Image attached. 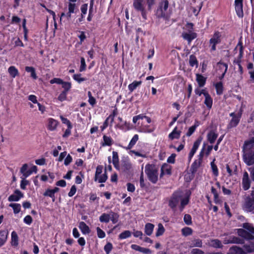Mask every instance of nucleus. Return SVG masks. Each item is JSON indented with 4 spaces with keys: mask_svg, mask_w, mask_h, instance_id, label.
<instances>
[{
    "mask_svg": "<svg viewBox=\"0 0 254 254\" xmlns=\"http://www.w3.org/2000/svg\"><path fill=\"white\" fill-rule=\"evenodd\" d=\"M230 116L232 118L228 125L229 128L234 127L237 126L240 121L241 114H236L235 113H232L230 114Z\"/></svg>",
    "mask_w": 254,
    "mask_h": 254,
    "instance_id": "obj_10",
    "label": "nucleus"
},
{
    "mask_svg": "<svg viewBox=\"0 0 254 254\" xmlns=\"http://www.w3.org/2000/svg\"><path fill=\"white\" fill-rule=\"evenodd\" d=\"M172 167L168 164H164L161 167V173L160 174L161 177L165 175L171 174Z\"/></svg>",
    "mask_w": 254,
    "mask_h": 254,
    "instance_id": "obj_19",
    "label": "nucleus"
},
{
    "mask_svg": "<svg viewBox=\"0 0 254 254\" xmlns=\"http://www.w3.org/2000/svg\"><path fill=\"white\" fill-rule=\"evenodd\" d=\"M190 247H199L201 248L202 246V242L201 240L199 239H194L189 242Z\"/></svg>",
    "mask_w": 254,
    "mask_h": 254,
    "instance_id": "obj_26",
    "label": "nucleus"
},
{
    "mask_svg": "<svg viewBox=\"0 0 254 254\" xmlns=\"http://www.w3.org/2000/svg\"><path fill=\"white\" fill-rule=\"evenodd\" d=\"M113 249V245L111 243H108L104 248V251L107 254H109Z\"/></svg>",
    "mask_w": 254,
    "mask_h": 254,
    "instance_id": "obj_60",
    "label": "nucleus"
},
{
    "mask_svg": "<svg viewBox=\"0 0 254 254\" xmlns=\"http://www.w3.org/2000/svg\"><path fill=\"white\" fill-rule=\"evenodd\" d=\"M165 230L163 225L161 223H159L158 224V228L156 230V236L159 237L162 236L165 232Z\"/></svg>",
    "mask_w": 254,
    "mask_h": 254,
    "instance_id": "obj_40",
    "label": "nucleus"
},
{
    "mask_svg": "<svg viewBox=\"0 0 254 254\" xmlns=\"http://www.w3.org/2000/svg\"><path fill=\"white\" fill-rule=\"evenodd\" d=\"M72 13L67 12V13L63 12L60 17V21L64 23H67L71 18V14Z\"/></svg>",
    "mask_w": 254,
    "mask_h": 254,
    "instance_id": "obj_33",
    "label": "nucleus"
},
{
    "mask_svg": "<svg viewBox=\"0 0 254 254\" xmlns=\"http://www.w3.org/2000/svg\"><path fill=\"white\" fill-rule=\"evenodd\" d=\"M131 235V233L128 230H126L121 233L119 236V239L120 240L125 239L129 238Z\"/></svg>",
    "mask_w": 254,
    "mask_h": 254,
    "instance_id": "obj_42",
    "label": "nucleus"
},
{
    "mask_svg": "<svg viewBox=\"0 0 254 254\" xmlns=\"http://www.w3.org/2000/svg\"><path fill=\"white\" fill-rule=\"evenodd\" d=\"M9 206L13 208L14 214L18 213L21 210V205L19 203H10Z\"/></svg>",
    "mask_w": 254,
    "mask_h": 254,
    "instance_id": "obj_46",
    "label": "nucleus"
},
{
    "mask_svg": "<svg viewBox=\"0 0 254 254\" xmlns=\"http://www.w3.org/2000/svg\"><path fill=\"white\" fill-rule=\"evenodd\" d=\"M76 4L74 2H69L68 5V12L71 13L75 12Z\"/></svg>",
    "mask_w": 254,
    "mask_h": 254,
    "instance_id": "obj_55",
    "label": "nucleus"
},
{
    "mask_svg": "<svg viewBox=\"0 0 254 254\" xmlns=\"http://www.w3.org/2000/svg\"><path fill=\"white\" fill-rule=\"evenodd\" d=\"M197 126V125H194L190 127L186 133V135L188 136H190L195 131Z\"/></svg>",
    "mask_w": 254,
    "mask_h": 254,
    "instance_id": "obj_63",
    "label": "nucleus"
},
{
    "mask_svg": "<svg viewBox=\"0 0 254 254\" xmlns=\"http://www.w3.org/2000/svg\"><path fill=\"white\" fill-rule=\"evenodd\" d=\"M59 188L57 187H55L53 189H47L46 190L43 195L45 196H49L52 198L53 201H55V193L58 192L59 191Z\"/></svg>",
    "mask_w": 254,
    "mask_h": 254,
    "instance_id": "obj_17",
    "label": "nucleus"
},
{
    "mask_svg": "<svg viewBox=\"0 0 254 254\" xmlns=\"http://www.w3.org/2000/svg\"><path fill=\"white\" fill-rule=\"evenodd\" d=\"M11 244L16 247L18 245V237L15 231H12L11 234Z\"/></svg>",
    "mask_w": 254,
    "mask_h": 254,
    "instance_id": "obj_31",
    "label": "nucleus"
},
{
    "mask_svg": "<svg viewBox=\"0 0 254 254\" xmlns=\"http://www.w3.org/2000/svg\"><path fill=\"white\" fill-rule=\"evenodd\" d=\"M244 251L247 253H252L254 251V244L251 243L250 245H246L244 246Z\"/></svg>",
    "mask_w": 254,
    "mask_h": 254,
    "instance_id": "obj_53",
    "label": "nucleus"
},
{
    "mask_svg": "<svg viewBox=\"0 0 254 254\" xmlns=\"http://www.w3.org/2000/svg\"><path fill=\"white\" fill-rule=\"evenodd\" d=\"M171 14V10L169 7V2L167 0H162L159 2L156 11V15L158 17L168 19Z\"/></svg>",
    "mask_w": 254,
    "mask_h": 254,
    "instance_id": "obj_3",
    "label": "nucleus"
},
{
    "mask_svg": "<svg viewBox=\"0 0 254 254\" xmlns=\"http://www.w3.org/2000/svg\"><path fill=\"white\" fill-rule=\"evenodd\" d=\"M215 87L216 90L217 94L218 95H220L223 92V84L221 82H217L215 84Z\"/></svg>",
    "mask_w": 254,
    "mask_h": 254,
    "instance_id": "obj_52",
    "label": "nucleus"
},
{
    "mask_svg": "<svg viewBox=\"0 0 254 254\" xmlns=\"http://www.w3.org/2000/svg\"><path fill=\"white\" fill-rule=\"evenodd\" d=\"M193 25L191 23H188L184 28V31L183 33H187L188 34L195 33L193 32Z\"/></svg>",
    "mask_w": 254,
    "mask_h": 254,
    "instance_id": "obj_37",
    "label": "nucleus"
},
{
    "mask_svg": "<svg viewBox=\"0 0 254 254\" xmlns=\"http://www.w3.org/2000/svg\"><path fill=\"white\" fill-rule=\"evenodd\" d=\"M114 141L110 137L106 135L103 136V140L101 142V145L103 147L108 146H110L113 144Z\"/></svg>",
    "mask_w": 254,
    "mask_h": 254,
    "instance_id": "obj_18",
    "label": "nucleus"
},
{
    "mask_svg": "<svg viewBox=\"0 0 254 254\" xmlns=\"http://www.w3.org/2000/svg\"><path fill=\"white\" fill-rule=\"evenodd\" d=\"M143 119H145L146 122L148 124H150L151 122V119L150 118L144 116L143 114H140L137 116H134L132 118V122L134 124H136L138 121H139L140 120H142Z\"/></svg>",
    "mask_w": 254,
    "mask_h": 254,
    "instance_id": "obj_23",
    "label": "nucleus"
},
{
    "mask_svg": "<svg viewBox=\"0 0 254 254\" xmlns=\"http://www.w3.org/2000/svg\"><path fill=\"white\" fill-rule=\"evenodd\" d=\"M107 178L108 177L105 172L104 174H101L100 175L98 176V177L95 178V180L96 181H98L100 183H102L105 182Z\"/></svg>",
    "mask_w": 254,
    "mask_h": 254,
    "instance_id": "obj_48",
    "label": "nucleus"
},
{
    "mask_svg": "<svg viewBox=\"0 0 254 254\" xmlns=\"http://www.w3.org/2000/svg\"><path fill=\"white\" fill-rule=\"evenodd\" d=\"M215 161V159H214L213 161L211 162L210 165L213 174L215 176L217 177L218 175V170L217 166L214 163Z\"/></svg>",
    "mask_w": 254,
    "mask_h": 254,
    "instance_id": "obj_49",
    "label": "nucleus"
},
{
    "mask_svg": "<svg viewBox=\"0 0 254 254\" xmlns=\"http://www.w3.org/2000/svg\"><path fill=\"white\" fill-rule=\"evenodd\" d=\"M154 225L153 224L147 223L145 225L144 232L147 236H150L153 233Z\"/></svg>",
    "mask_w": 254,
    "mask_h": 254,
    "instance_id": "obj_27",
    "label": "nucleus"
},
{
    "mask_svg": "<svg viewBox=\"0 0 254 254\" xmlns=\"http://www.w3.org/2000/svg\"><path fill=\"white\" fill-rule=\"evenodd\" d=\"M156 3V0H133L134 9L140 13L145 21L147 19V12L150 11Z\"/></svg>",
    "mask_w": 254,
    "mask_h": 254,
    "instance_id": "obj_1",
    "label": "nucleus"
},
{
    "mask_svg": "<svg viewBox=\"0 0 254 254\" xmlns=\"http://www.w3.org/2000/svg\"><path fill=\"white\" fill-rule=\"evenodd\" d=\"M182 235L184 236L191 235L192 233V230L190 227H185L182 229Z\"/></svg>",
    "mask_w": 254,
    "mask_h": 254,
    "instance_id": "obj_51",
    "label": "nucleus"
},
{
    "mask_svg": "<svg viewBox=\"0 0 254 254\" xmlns=\"http://www.w3.org/2000/svg\"><path fill=\"white\" fill-rule=\"evenodd\" d=\"M225 244H233V243H240V240L237 237H231L229 239L225 238L224 240Z\"/></svg>",
    "mask_w": 254,
    "mask_h": 254,
    "instance_id": "obj_38",
    "label": "nucleus"
},
{
    "mask_svg": "<svg viewBox=\"0 0 254 254\" xmlns=\"http://www.w3.org/2000/svg\"><path fill=\"white\" fill-rule=\"evenodd\" d=\"M205 144L203 145V148L200 153V157L202 156V151L204 148ZM201 163V159L200 158L199 159L195 160L191 165V169L193 172H196L197 168L200 166Z\"/></svg>",
    "mask_w": 254,
    "mask_h": 254,
    "instance_id": "obj_22",
    "label": "nucleus"
},
{
    "mask_svg": "<svg viewBox=\"0 0 254 254\" xmlns=\"http://www.w3.org/2000/svg\"><path fill=\"white\" fill-rule=\"evenodd\" d=\"M25 70L28 72H30L31 73V76L36 79L37 78V76L36 75L35 70L34 67L32 66H26L25 67Z\"/></svg>",
    "mask_w": 254,
    "mask_h": 254,
    "instance_id": "obj_47",
    "label": "nucleus"
},
{
    "mask_svg": "<svg viewBox=\"0 0 254 254\" xmlns=\"http://www.w3.org/2000/svg\"><path fill=\"white\" fill-rule=\"evenodd\" d=\"M200 141L197 140L195 141L193 144V146L190 151L189 154V161L191 160L192 157L193 156L194 154L195 153L196 150H197L199 144H200Z\"/></svg>",
    "mask_w": 254,
    "mask_h": 254,
    "instance_id": "obj_21",
    "label": "nucleus"
},
{
    "mask_svg": "<svg viewBox=\"0 0 254 254\" xmlns=\"http://www.w3.org/2000/svg\"><path fill=\"white\" fill-rule=\"evenodd\" d=\"M189 63H190V65L191 66H194L195 65H197V62L196 58L194 56H193V55L190 56V59H189Z\"/></svg>",
    "mask_w": 254,
    "mask_h": 254,
    "instance_id": "obj_56",
    "label": "nucleus"
},
{
    "mask_svg": "<svg viewBox=\"0 0 254 254\" xmlns=\"http://www.w3.org/2000/svg\"><path fill=\"white\" fill-rule=\"evenodd\" d=\"M80 66L79 67V71L80 72H82L86 69V64L85 63V61L84 58L81 57L80 59Z\"/></svg>",
    "mask_w": 254,
    "mask_h": 254,
    "instance_id": "obj_58",
    "label": "nucleus"
},
{
    "mask_svg": "<svg viewBox=\"0 0 254 254\" xmlns=\"http://www.w3.org/2000/svg\"><path fill=\"white\" fill-rule=\"evenodd\" d=\"M142 83L141 81H134L132 83L128 85V89L131 92H133L137 87H139Z\"/></svg>",
    "mask_w": 254,
    "mask_h": 254,
    "instance_id": "obj_34",
    "label": "nucleus"
},
{
    "mask_svg": "<svg viewBox=\"0 0 254 254\" xmlns=\"http://www.w3.org/2000/svg\"><path fill=\"white\" fill-rule=\"evenodd\" d=\"M181 132V129H179L176 127L174 128L173 131L169 133L168 138L171 140H173L175 139H179L180 137Z\"/></svg>",
    "mask_w": 254,
    "mask_h": 254,
    "instance_id": "obj_16",
    "label": "nucleus"
},
{
    "mask_svg": "<svg viewBox=\"0 0 254 254\" xmlns=\"http://www.w3.org/2000/svg\"><path fill=\"white\" fill-rule=\"evenodd\" d=\"M23 193L18 190H16L14 193L11 194L8 198V200L11 201H18L20 198L23 197Z\"/></svg>",
    "mask_w": 254,
    "mask_h": 254,
    "instance_id": "obj_11",
    "label": "nucleus"
},
{
    "mask_svg": "<svg viewBox=\"0 0 254 254\" xmlns=\"http://www.w3.org/2000/svg\"><path fill=\"white\" fill-rule=\"evenodd\" d=\"M221 34L220 32H215L209 40V47L211 52L216 50V45L221 42Z\"/></svg>",
    "mask_w": 254,
    "mask_h": 254,
    "instance_id": "obj_6",
    "label": "nucleus"
},
{
    "mask_svg": "<svg viewBox=\"0 0 254 254\" xmlns=\"http://www.w3.org/2000/svg\"><path fill=\"white\" fill-rule=\"evenodd\" d=\"M251 186V181L250 180L249 174L247 172L243 174L242 178V186L244 190H248Z\"/></svg>",
    "mask_w": 254,
    "mask_h": 254,
    "instance_id": "obj_14",
    "label": "nucleus"
},
{
    "mask_svg": "<svg viewBox=\"0 0 254 254\" xmlns=\"http://www.w3.org/2000/svg\"><path fill=\"white\" fill-rule=\"evenodd\" d=\"M8 72L12 77H15L18 74V69L14 66H11L8 68Z\"/></svg>",
    "mask_w": 254,
    "mask_h": 254,
    "instance_id": "obj_39",
    "label": "nucleus"
},
{
    "mask_svg": "<svg viewBox=\"0 0 254 254\" xmlns=\"http://www.w3.org/2000/svg\"><path fill=\"white\" fill-rule=\"evenodd\" d=\"M243 208L247 211H251L254 209V199L251 197H247L243 205Z\"/></svg>",
    "mask_w": 254,
    "mask_h": 254,
    "instance_id": "obj_9",
    "label": "nucleus"
},
{
    "mask_svg": "<svg viewBox=\"0 0 254 254\" xmlns=\"http://www.w3.org/2000/svg\"><path fill=\"white\" fill-rule=\"evenodd\" d=\"M137 129L138 132L142 133H151L154 131L155 127L151 125H145L143 122L141 123L139 121L137 123Z\"/></svg>",
    "mask_w": 254,
    "mask_h": 254,
    "instance_id": "obj_8",
    "label": "nucleus"
},
{
    "mask_svg": "<svg viewBox=\"0 0 254 254\" xmlns=\"http://www.w3.org/2000/svg\"><path fill=\"white\" fill-rule=\"evenodd\" d=\"M196 80L198 84V86L200 87L204 86L206 78L201 74H196Z\"/></svg>",
    "mask_w": 254,
    "mask_h": 254,
    "instance_id": "obj_30",
    "label": "nucleus"
},
{
    "mask_svg": "<svg viewBox=\"0 0 254 254\" xmlns=\"http://www.w3.org/2000/svg\"><path fill=\"white\" fill-rule=\"evenodd\" d=\"M66 95L67 93L66 91H63L59 96L58 99L61 102L64 101L66 100Z\"/></svg>",
    "mask_w": 254,
    "mask_h": 254,
    "instance_id": "obj_64",
    "label": "nucleus"
},
{
    "mask_svg": "<svg viewBox=\"0 0 254 254\" xmlns=\"http://www.w3.org/2000/svg\"><path fill=\"white\" fill-rule=\"evenodd\" d=\"M243 228L246 229H237L238 234L248 240H252L254 238L253 235H254V227L249 223L243 224Z\"/></svg>",
    "mask_w": 254,
    "mask_h": 254,
    "instance_id": "obj_5",
    "label": "nucleus"
},
{
    "mask_svg": "<svg viewBox=\"0 0 254 254\" xmlns=\"http://www.w3.org/2000/svg\"><path fill=\"white\" fill-rule=\"evenodd\" d=\"M73 78L78 83H81L86 80L85 78L82 77L81 74H75L73 75Z\"/></svg>",
    "mask_w": 254,
    "mask_h": 254,
    "instance_id": "obj_54",
    "label": "nucleus"
},
{
    "mask_svg": "<svg viewBox=\"0 0 254 254\" xmlns=\"http://www.w3.org/2000/svg\"><path fill=\"white\" fill-rule=\"evenodd\" d=\"M138 140V135L137 134L134 135L127 148L128 149H131L135 144Z\"/></svg>",
    "mask_w": 254,
    "mask_h": 254,
    "instance_id": "obj_43",
    "label": "nucleus"
},
{
    "mask_svg": "<svg viewBox=\"0 0 254 254\" xmlns=\"http://www.w3.org/2000/svg\"><path fill=\"white\" fill-rule=\"evenodd\" d=\"M182 197V192L180 191H176L174 192L169 200V206L172 208H175L178 205L179 202Z\"/></svg>",
    "mask_w": 254,
    "mask_h": 254,
    "instance_id": "obj_7",
    "label": "nucleus"
},
{
    "mask_svg": "<svg viewBox=\"0 0 254 254\" xmlns=\"http://www.w3.org/2000/svg\"><path fill=\"white\" fill-rule=\"evenodd\" d=\"M96 230H97V236L99 238L102 239L105 237V236H106L105 233L102 229H101L99 227H97Z\"/></svg>",
    "mask_w": 254,
    "mask_h": 254,
    "instance_id": "obj_62",
    "label": "nucleus"
},
{
    "mask_svg": "<svg viewBox=\"0 0 254 254\" xmlns=\"http://www.w3.org/2000/svg\"><path fill=\"white\" fill-rule=\"evenodd\" d=\"M184 221L185 223L188 225L191 224V217L189 214H185L184 217Z\"/></svg>",
    "mask_w": 254,
    "mask_h": 254,
    "instance_id": "obj_61",
    "label": "nucleus"
},
{
    "mask_svg": "<svg viewBox=\"0 0 254 254\" xmlns=\"http://www.w3.org/2000/svg\"><path fill=\"white\" fill-rule=\"evenodd\" d=\"M158 168L154 165L147 164L145 167V173L149 180L152 183H156L158 181Z\"/></svg>",
    "mask_w": 254,
    "mask_h": 254,
    "instance_id": "obj_4",
    "label": "nucleus"
},
{
    "mask_svg": "<svg viewBox=\"0 0 254 254\" xmlns=\"http://www.w3.org/2000/svg\"><path fill=\"white\" fill-rule=\"evenodd\" d=\"M113 163L115 168H118L119 166V157L118 153L116 151H113Z\"/></svg>",
    "mask_w": 254,
    "mask_h": 254,
    "instance_id": "obj_41",
    "label": "nucleus"
},
{
    "mask_svg": "<svg viewBox=\"0 0 254 254\" xmlns=\"http://www.w3.org/2000/svg\"><path fill=\"white\" fill-rule=\"evenodd\" d=\"M8 231L6 230L0 231V247L4 245L7 239Z\"/></svg>",
    "mask_w": 254,
    "mask_h": 254,
    "instance_id": "obj_24",
    "label": "nucleus"
},
{
    "mask_svg": "<svg viewBox=\"0 0 254 254\" xmlns=\"http://www.w3.org/2000/svg\"><path fill=\"white\" fill-rule=\"evenodd\" d=\"M62 84L63 88L64 89V91H66V93L71 88V85L70 82L63 81Z\"/></svg>",
    "mask_w": 254,
    "mask_h": 254,
    "instance_id": "obj_59",
    "label": "nucleus"
},
{
    "mask_svg": "<svg viewBox=\"0 0 254 254\" xmlns=\"http://www.w3.org/2000/svg\"><path fill=\"white\" fill-rule=\"evenodd\" d=\"M254 144V137L245 141L243 147V160L248 166L254 164V151L251 150Z\"/></svg>",
    "mask_w": 254,
    "mask_h": 254,
    "instance_id": "obj_2",
    "label": "nucleus"
},
{
    "mask_svg": "<svg viewBox=\"0 0 254 254\" xmlns=\"http://www.w3.org/2000/svg\"><path fill=\"white\" fill-rule=\"evenodd\" d=\"M208 245L215 248H221L223 246L221 242L218 239L211 240L208 242Z\"/></svg>",
    "mask_w": 254,
    "mask_h": 254,
    "instance_id": "obj_28",
    "label": "nucleus"
},
{
    "mask_svg": "<svg viewBox=\"0 0 254 254\" xmlns=\"http://www.w3.org/2000/svg\"><path fill=\"white\" fill-rule=\"evenodd\" d=\"M59 125V122L53 118H49L47 120V127L50 131L55 130Z\"/></svg>",
    "mask_w": 254,
    "mask_h": 254,
    "instance_id": "obj_12",
    "label": "nucleus"
},
{
    "mask_svg": "<svg viewBox=\"0 0 254 254\" xmlns=\"http://www.w3.org/2000/svg\"><path fill=\"white\" fill-rule=\"evenodd\" d=\"M99 220L101 222L108 223L110 220L109 213H103L99 217Z\"/></svg>",
    "mask_w": 254,
    "mask_h": 254,
    "instance_id": "obj_45",
    "label": "nucleus"
},
{
    "mask_svg": "<svg viewBox=\"0 0 254 254\" xmlns=\"http://www.w3.org/2000/svg\"><path fill=\"white\" fill-rule=\"evenodd\" d=\"M60 119H61V121L63 124L67 125V127L72 128V126L71 124L67 118L64 117L63 116H61Z\"/></svg>",
    "mask_w": 254,
    "mask_h": 254,
    "instance_id": "obj_57",
    "label": "nucleus"
},
{
    "mask_svg": "<svg viewBox=\"0 0 254 254\" xmlns=\"http://www.w3.org/2000/svg\"><path fill=\"white\" fill-rule=\"evenodd\" d=\"M118 126L121 129L125 131L131 129L129 124L127 122H125L122 124H119Z\"/></svg>",
    "mask_w": 254,
    "mask_h": 254,
    "instance_id": "obj_50",
    "label": "nucleus"
},
{
    "mask_svg": "<svg viewBox=\"0 0 254 254\" xmlns=\"http://www.w3.org/2000/svg\"><path fill=\"white\" fill-rule=\"evenodd\" d=\"M79 228L83 234H88L90 233L89 227L84 222L79 223Z\"/></svg>",
    "mask_w": 254,
    "mask_h": 254,
    "instance_id": "obj_32",
    "label": "nucleus"
},
{
    "mask_svg": "<svg viewBox=\"0 0 254 254\" xmlns=\"http://www.w3.org/2000/svg\"><path fill=\"white\" fill-rule=\"evenodd\" d=\"M218 134L216 130H211L209 131L207 134V139L208 142L213 144L215 142L216 139L218 137Z\"/></svg>",
    "mask_w": 254,
    "mask_h": 254,
    "instance_id": "obj_15",
    "label": "nucleus"
},
{
    "mask_svg": "<svg viewBox=\"0 0 254 254\" xmlns=\"http://www.w3.org/2000/svg\"><path fill=\"white\" fill-rule=\"evenodd\" d=\"M227 254H247V253L243 249L233 246L230 249L229 252Z\"/></svg>",
    "mask_w": 254,
    "mask_h": 254,
    "instance_id": "obj_25",
    "label": "nucleus"
},
{
    "mask_svg": "<svg viewBox=\"0 0 254 254\" xmlns=\"http://www.w3.org/2000/svg\"><path fill=\"white\" fill-rule=\"evenodd\" d=\"M110 214V219L112 221V223L114 224L116 223L118 221L119 219V215L113 211H110L109 212Z\"/></svg>",
    "mask_w": 254,
    "mask_h": 254,
    "instance_id": "obj_44",
    "label": "nucleus"
},
{
    "mask_svg": "<svg viewBox=\"0 0 254 254\" xmlns=\"http://www.w3.org/2000/svg\"><path fill=\"white\" fill-rule=\"evenodd\" d=\"M212 99L208 93L205 94L204 104L208 109H211L212 106Z\"/></svg>",
    "mask_w": 254,
    "mask_h": 254,
    "instance_id": "obj_36",
    "label": "nucleus"
},
{
    "mask_svg": "<svg viewBox=\"0 0 254 254\" xmlns=\"http://www.w3.org/2000/svg\"><path fill=\"white\" fill-rule=\"evenodd\" d=\"M182 36L184 39L188 41L190 43L192 40L194 39L196 37L197 35L196 33L188 34L187 33H182Z\"/></svg>",
    "mask_w": 254,
    "mask_h": 254,
    "instance_id": "obj_29",
    "label": "nucleus"
},
{
    "mask_svg": "<svg viewBox=\"0 0 254 254\" xmlns=\"http://www.w3.org/2000/svg\"><path fill=\"white\" fill-rule=\"evenodd\" d=\"M235 6L237 15L239 17H242L243 16V0H235Z\"/></svg>",
    "mask_w": 254,
    "mask_h": 254,
    "instance_id": "obj_13",
    "label": "nucleus"
},
{
    "mask_svg": "<svg viewBox=\"0 0 254 254\" xmlns=\"http://www.w3.org/2000/svg\"><path fill=\"white\" fill-rule=\"evenodd\" d=\"M228 68V65L224 63L219 62L217 64V69L221 73L222 77H223Z\"/></svg>",
    "mask_w": 254,
    "mask_h": 254,
    "instance_id": "obj_20",
    "label": "nucleus"
},
{
    "mask_svg": "<svg viewBox=\"0 0 254 254\" xmlns=\"http://www.w3.org/2000/svg\"><path fill=\"white\" fill-rule=\"evenodd\" d=\"M180 201H181V209L182 210L184 207L189 203V194H187L184 196L182 194V197Z\"/></svg>",
    "mask_w": 254,
    "mask_h": 254,
    "instance_id": "obj_35",
    "label": "nucleus"
}]
</instances>
